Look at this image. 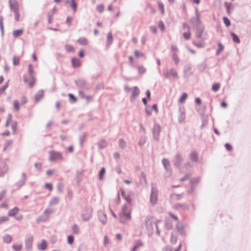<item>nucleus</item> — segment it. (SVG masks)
Listing matches in <instances>:
<instances>
[{"instance_id": "obj_25", "label": "nucleus", "mask_w": 251, "mask_h": 251, "mask_svg": "<svg viewBox=\"0 0 251 251\" xmlns=\"http://www.w3.org/2000/svg\"><path fill=\"white\" fill-rule=\"evenodd\" d=\"M220 87V84L219 83H216L212 85V90L214 92H217L219 90Z\"/></svg>"}, {"instance_id": "obj_58", "label": "nucleus", "mask_w": 251, "mask_h": 251, "mask_svg": "<svg viewBox=\"0 0 251 251\" xmlns=\"http://www.w3.org/2000/svg\"><path fill=\"white\" fill-rule=\"evenodd\" d=\"M163 164L165 167L167 169V166L169 165V162L167 159H163L162 160Z\"/></svg>"}, {"instance_id": "obj_16", "label": "nucleus", "mask_w": 251, "mask_h": 251, "mask_svg": "<svg viewBox=\"0 0 251 251\" xmlns=\"http://www.w3.org/2000/svg\"><path fill=\"white\" fill-rule=\"evenodd\" d=\"M139 90L137 87H134L132 91V97L133 98H136L139 94Z\"/></svg>"}, {"instance_id": "obj_27", "label": "nucleus", "mask_w": 251, "mask_h": 251, "mask_svg": "<svg viewBox=\"0 0 251 251\" xmlns=\"http://www.w3.org/2000/svg\"><path fill=\"white\" fill-rule=\"evenodd\" d=\"M231 35H232V39H233V41L235 42V43H239L240 41V39L239 38H238V37L234 33L232 32L231 33Z\"/></svg>"}, {"instance_id": "obj_49", "label": "nucleus", "mask_w": 251, "mask_h": 251, "mask_svg": "<svg viewBox=\"0 0 251 251\" xmlns=\"http://www.w3.org/2000/svg\"><path fill=\"white\" fill-rule=\"evenodd\" d=\"M158 26L160 27V28L162 30V31H164L165 30V26H164V23L162 21H160L159 23H158Z\"/></svg>"}, {"instance_id": "obj_40", "label": "nucleus", "mask_w": 251, "mask_h": 251, "mask_svg": "<svg viewBox=\"0 0 251 251\" xmlns=\"http://www.w3.org/2000/svg\"><path fill=\"white\" fill-rule=\"evenodd\" d=\"M137 68L139 73L140 74H143L146 71V69L143 66H137Z\"/></svg>"}, {"instance_id": "obj_57", "label": "nucleus", "mask_w": 251, "mask_h": 251, "mask_svg": "<svg viewBox=\"0 0 251 251\" xmlns=\"http://www.w3.org/2000/svg\"><path fill=\"white\" fill-rule=\"evenodd\" d=\"M54 171L53 170H49L47 171V175L49 176H50L53 174Z\"/></svg>"}, {"instance_id": "obj_48", "label": "nucleus", "mask_w": 251, "mask_h": 251, "mask_svg": "<svg viewBox=\"0 0 251 251\" xmlns=\"http://www.w3.org/2000/svg\"><path fill=\"white\" fill-rule=\"evenodd\" d=\"M91 217V214L90 213H89L88 214V215H87V216H86V217L85 216L84 214H83L82 216V218L84 221H88L90 218Z\"/></svg>"}, {"instance_id": "obj_19", "label": "nucleus", "mask_w": 251, "mask_h": 251, "mask_svg": "<svg viewBox=\"0 0 251 251\" xmlns=\"http://www.w3.org/2000/svg\"><path fill=\"white\" fill-rule=\"evenodd\" d=\"M143 246V243L141 241H137L136 242L135 245L132 249V251H136L137 248Z\"/></svg>"}, {"instance_id": "obj_43", "label": "nucleus", "mask_w": 251, "mask_h": 251, "mask_svg": "<svg viewBox=\"0 0 251 251\" xmlns=\"http://www.w3.org/2000/svg\"><path fill=\"white\" fill-rule=\"evenodd\" d=\"M21 104H25L27 103V99L25 96H23L21 99Z\"/></svg>"}, {"instance_id": "obj_24", "label": "nucleus", "mask_w": 251, "mask_h": 251, "mask_svg": "<svg viewBox=\"0 0 251 251\" xmlns=\"http://www.w3.org/2000/svg\"><path fill=\"white\" fill-rule=\"evenodd\" d=\"M187 94L186 93H183L182 96L179 99V102L183 103L187 98Z\"/></svg>"}, {"instance_id": "obj_37", "label": "nucleus", "mask_w": 251, "mask_h": 251, "mask_svg": "<svg viewBox=\"0 0 251 251\" xmlns=\"http://www.w3.org/2000/svg\"><path fill=\"white\" fill-rule=\"evenodd\" d=\"M172 57L174 61L176 64H177L179 61V58L177 54V53H173L172 54Z\"/></svg>"}, {"instance_id": "obj_11", "label": "nucleus", "mask_w": 251, "mask_h": 251, "mask_svg": "<svg viewBox=\"0 0 251 251\" xmlns=\"http://www.w3.org/2000/svg\"><path fill=\"white\" fill-rule=\"evenodd\" d=\"M120 193L123 197H124L125 200L129 203H130L131 201V199L130 196H125V193L124 190L123 189H120Z\"/></svg>"}, {"instance_id": "obj_46", "label": "nucleus", "mask_w": 251, "mask_h": 251, "mask_svg": "<svg viewBox=\"0 0 251 251\" xmlns=\"http://www.w3.org/2000/svg\"><path fill=\"white\" fill-rule=\"evenodd\" d=\"M67 242L68 244H72L74 242V237L72 235H69L67 238Z\"/></svg>"}, {"instance_id": "obj_62", "label": "nucleus", "mask_w": 251, "mask_h": 251, "mask_svg": "<svg viewBox=\"0 0 251 251\" xmlns=\"http://www.w3.org/2000/svg\"><path fill=\"white\" fill-rule=\"evenodd\" d=\"M152 109L155 111V112L157 113L158 112L157 105L156 104H154L152 106Z\"/></svg>"}, {"instance_id": "obj_4", "label": "nucleus", "mask_w": 251, "mask_h": 251, "mask_svg": "<svg viewBox=\"0 0 251 251\" xmlns=\"http://www.w3.org/2000/svg\"><path fill=\"white\" fill-rule=\"evenodd\" d=\"M183 27L184 29H188V31L187 32L183 33V37L186 40L190 39L191 36V33L190 31V26L187 24L184 23L183 24Z\"/></svg>"}, {"instance_id": "obj_34", "label": "nucleus", "mask_w": 251, "mask_h": 251, "mask_svg": "<svg viewBox=\"0 0 251 251\" xmlns=\"http://www.w3.org/2000/svg\"><path fill=\"white\" fill-rule=\"evenodd\" d=\"M9 220L8 217L6 216H1L0 217V224L5 223L7 222Z\"/></svg>"}, {"instance_id": "obj_14", "label": "nucleus", "mask_w": 251, "mask_h": 251, "mask_svg": "<svg viewBox=\"0 0 251 251\" xmlns=\"http://www.w3.org/2000/svg\"><path fill=\"white\" fill-rule=\"evenodd\" d=\"M3 240L6 243H9L12 241V237L9 234H5L3 236Z\"/></svg>"}, {"instance_id": "obj_15", "label": "nucleus", "mask_w": 251, "mask_h": 251, "mask_svg": "<svg viewBox=\"0 0 251 251\" xmlns=\"http://www.w3.org/2000/svg\"><path fill=\"white\" fill-rule=\"evenodd\" d=\"M77 42L81 45H87L88 44L87 40L84 37H81L77 40Z\"/></svg>"}, {"instance_id": "obj_44", "label": "nucleus", "mask_w": 251, "mask_h": 251, "mask_svg": "<svg viewBox=\"0 0 251 251\" xmlns=\"http://www.w3.org/2000/svg\"><path fill=\"white\" fill-rule=\"evenodd\" d=\"M176 208L177 209H187L188 208V206L185 204H178L176 206Z\"/></svg>"}, {"instance_id": "obj_10", "label": "nucleus", "mask_w": 251, "mask_h": 251, "mask_svg": "<svg viewBox=\"0 0 251 251\" xmlns=\"http://www.w3.org/2000/svg\"><path fill=\"white\" fill-rule=\"evenodd\" d=\"M161 128L160 127L158 126H155L153 128V135L155 138H158L159 134V132L160 131Z\"/></svg>"}, {"instance_id": "obj_22", "label": "nucleus", "mask_w": 251, "mask_h": 251, "mask_svg": "<svg viewBox=\"0 0 251 251\" xmlns=\"http://www.w3.org/2000/svg\"><path fill=\"white\" fill-rule=\"evenodd\" d=\"M169 75L172 76L174 78H176L177 76V73L176 71L174 70H171L170 71L169 74L166 75V77H168Z\"/></svg>"}, {"instance_id": "obj_63", "label": "nucleus", "mask_w": 251, "mask_h": 251, "mask_svg": "<svg viewBox=\"0 0 251 251\" xmlns=\"http://www.w3.org/2000/svg\"><path fill=\"white\" fill-rule=\"evenodd\" d=\"M109 243V239L108 238V237L105 236L104 237V245H106L107 244H108Z\"/></svg>"}, {"instance_id": "obj_3", "label": "nucleus", "mask_w": 251, "mask_h": 251, "mask_svg": "<svg viewBox=\"0 0 251 251\" xmlns=\"http://www.w3.org/2000/svg\"><path fill=\"white\" fill-rule=\"evenodd\" d=\"M9 3L10 8L13 12L19 10V6L16 0H9Z\"/></svg>"}, {"instance_id": "obj_29", "label": "nucleus", "mask_w": 251, "mask_h": 251, "mask_svg": "<svg viewBox=\"0 0 251 251\" xmlns=\"http://www.w3.org/2000/svg\"><path fill=\"white\" fill-rule=\"evenodd\" d=\"M65 49L69 52H74L75 49L74 47L70 45H67L65 46Z\"/></svg>"}, {"instance_id": "obj_53", "label": "nucleus", "mask_w": 251, "mask_h": 251, "mask_svg": "<svg viewBox=\"0 0 251 251\" xmlns=\"http://www.w3.org/2000/svg\"><path fill=\"white\" fill-rule=\"evenodd\" d=\"M112 35L111 33H108L107 35V42L108 43L110 44L112 42Z\"/></svg>"}, {"instance_id": "obj_39", "label": "nucleus", "mask_w": 251, "mask_h": 251, "mask_svg": "<svg viewBox=\"0 0 251 251\" xmlns=\"http://www.w3.org/2000/svg\"><path fill=\"white\" fill-rule=\"evenodd\" d=\"M17 122H14L11 125V128L13 130V132L14 134H15L17 130Z\"/></svg>"}, {"instance_id": "obj_30", "label": "nucleus", "mask_w": 251, "mask_h": 251, "mask_svg": "<svg viewBox=\"0 0 251 251\" xmlns=\"http://www.w3.org/2000/svg\"><path fill=\"white\" fill-rule=\"evenodd\" d=\"M134 55L136 57H142L144 56V54L141 51L136 50L134 51Z\"/></svg>"}, {"instance_id": "obj_8", "label": "nucleus", "mask_w": 251, "mask_h": 251, "mask_svg": "<svg viewBox=\"0 0 251 251\" xmlns=\"http://www.w3.org/2000/svg\"><path fill=\"white\" fill-rule=\"evenodd\" d=\"M122 214L125 216L127 219L130 220L131 219V212L130 211L126 212V206L124 205L122 208Z\"/></svg>"}, {"instance_id": "obj_33", "label": "nucleus", "mask_w": 251, "mask_h": 251, "mask_svg": "<svg viewBox=\"0 0 251 251\" xmlns=\"http://www.w3.org/2000/svg\"><path fill=\"white\" fill-rule=\"evenodd\" d=\"M182 198L181 195L173 194L171 196V199L172 200H177Z\"/></svg>"}, {"instance_id": "obj_54", "label": "nucleus", "mask_w": 251, "mask_h": 251, "mask_svg": "<svg viewBox=\"0 0 251 251\" xmlns=\"http://www.w3.org/2000/svg\"><path fill=\"white\" fill-rule=\"evenodd\" d=\"M7 87L8 84H5L1 88H0V94L3 93Z\"/></svg>"}, {"instance_id": "obj_32", "label": "nucleus", "mask_w": 251, "mask_h": 251, "mask_svg": "<svg viewBox=\"0 0 251 251\" xmlns=\"http://www.w3.org/2000/svg\"><path fill=\"white\" fill-rule=\"evenodd\" d=\"M13 12L14 14V17H15L16 21H17V22L19 21L20 20V14L19 12V10H17V11H13Z\"/></svg>"}, {"instance_id": "obj_21", "label": "nucleus", "mask_w": 251, "mask_h": 251, "mask_svg": "<svg viewBox=\"0 0 251 251\" xmlns=\"http://www.w3.org/2000/svg\"><path fill=\"white\" fill-rule=\"evenodd\" d=\"M23 33V29H17L13 31V35L14 37H17L21 35H22Z\"/></svg>"}, {"instance_id": "obj_12", "label": "nucleus", "mask_w": 251, "mask_h": 251, "mask_svg": "<svg viewBox=\"0 0 251 251\" xmlns=\"http://www.w3.org/2000/svg\"><path fill=\"white\" fill-rule=\"evenodd\" d=\"M72 64L74 67H78L80 65V62L78 59L73 58L72 59Z\"/></svg>"}, {"instance_id": "obj_55", "label": "nucleus", "mask_w": 251, "mask_h": 251, "mask_svg": "<svg viewBox=\"0 0 251 251\" xmlns=\"http://www.w3.org/2000/svg\"><path fill=\"white\" fill-rule=\"evenodd\" d=\"M119 144L121 147H124L126 145V142L123 139H120L119 140Z\"/></svg>"}, {"instance_id": "obj_9", "label": "nucleus", "mask_w": 251, "mask_h": 251, "mask_svg": "<svg viewBox=\"0 0 251 251\" xmlns=\"http://www.w3.org/2000/svg\"><path fill=\"white\" fill-rule=\"evenodd\" d=\"M37 246L38 250L44 251L47 248V243L45 240H43L41 243H39Z\"/></svg>"}, {"instance_id": "obj_60", "label": "nucleus", "mask_w": 251, "mask_h": 251, "mask_svg": "<svg viewBox=\"0 0 251 251\" xmlns=\"http://www.w3.org/2000/svg\"><path fill=\"white\" fill-rule=\"evenodd\" d=\"M12 141H11V140L8 141L5 144L4 150L6 149V148H7L8 146H10L12 144Z\"/></svg>"}, {"instance_id": "obj_61", "label": "nucleus", "mask_w": 251, "mask_h": 251, "mask_svg": "<svg viewBox=\"0 0 251 251\" xmlns=\"http://www.w3.org/2000/svg\"><path fill=\"white\" fill-rule=\"evenodd\" d=\"M34 166L36 168L38 169H40L41 168L42 165L41 163H36L34 164Z\"/></svg>"}, {"instance_id": "obj_1", "label": "nucleus", "mask_w": 251, "mask_h": 251, "mask_svg": "<svg viewBox=\"0 0 251 251\" xmlns=\"http://www.w3.org/2000/svg\"><path fill=\"white\" fill-rule=\"evenodd\" d=\"M62 159V154L55 151H50L49 152V159L50 161H54Z\"/></svg>"}, {"instance_id": "obj_36", "label": "nucleus", "mask_w": 251, "mask_h": 251, "mask_svg": "<svg viewBox=\"0 0 251 251\" xmlns=\"http://www.w3.org/2000/svg\"><path fill=\"white\" fill-rule=\"evenodd\" d=\"M171 51L172 52V54L173 53H177V52L178 51L177 47L175 45H172L171 46Z\"/></svg>"}, {"instance_id": "obj_23", "label": "nucleus", "mask_w": 251, "mask_h": 251, "mask_svg": "<svg viewBox=\"0 0 251 251\" xmlns=\"http://www.w3.org/2000/svg\"><path fill=\"white\" fill-rule=\"evenodd\" d=\"M20 62V57L17 56H14L13 58V64L15 66L18 65Z\"/></svg>"}, {"instance_id": "obj_20", "label": "nucleus", "mask_w": 251, "mask_h": 251, "mask_svg": "<svg viewBox=\"0 0 251 251\" xmlns=\"http://www.w3.org/2000/svg\"><path fill=\"white\" fill-rule=\"evenodd\" d=\"M28 72L29 76H34V71L31 64L28 65Z\"/></svg>"}, {"instance_id": "obj_18", "label": "nucleus", "mask_w": 251, "mask_h": 251, "mask_svg": "<svg viewBox=\"0 0 251 251\" xmlns=\"http://www.w3.org/2000/svg\"><path fill=\"white\" fill-rule=\"evenodd\" d=\"M72 232L74 234H78L79 233V229L78 226L75 224L72 227Z\"/></svg>"}, {"instance_id": "obj_64", "label": "nucleus", "mask_w": 251, "mask_h": 251, "mask_svg": "<svg viewBox=\"0 0 251 251\" xmlns=\"http://www.w3.org/2000/svg\"><path fill=\"white\" fill-rule=\"evenodd\" d=\"M5 192H2L0 193V201H1L4 197Z\"/></svg>"}, {"instance_id": "obj_41", "label": "nucleus", "mask_w": 251, "mask_h": 251, "mask_svg": "<svg viewBox=\"0 0 251 251\" xmlns=\"http://www.w3.org/2000/svg\"><path fill=\"white\" fill-rule=\"evenodd\" d=\"M158 7H159V8L161 10V14L162 15H164V13H165V10H164V7L163 4L162 3H161V2H159L158 3Z\"/></svg>"}, {"instance_id": "obj_26", "label": "nucleus", "mask_w": 251, "mask_h": 251, "mask_svg": "<svg viewBox=\"0 0 251 251\" xmlns=\"http://www.w3.org/2000/svg\"><path fill=\"white\" fill-rule=\"evenodd\" d=\"M13 106L16 111H18L20 110L19 103L17 100L13 101Z\"/></svg>"}, {"instance_id": "obj_13", "label": "nucleus", "mask_w": 251, "mask_h": 251, "mask_svg": "<svg viewBox=\"0 0 251 251\" xmlns=\"http://www.w3.org/2000/svg\"><path fill=\"white\" fill-rule=\"evenodd\" d=\"M18 211H19L18 208L16 207H14L13 209H11L10 210H9L8 214L9 216H14L15 215H16L17 214Z\"/></svg>"}, {"instance_id": "obj_5", "label": "nucleus", "mask_w": 251, "mask_h": 251, "mask_svg": "<svg viewBox=\"0 0 251 251\" xmlns=\"http://www.w3.org/2000/svg\"><path fill=\"white\" fill-rule=\"evenodd\" d=\"M44 96V92L43 90H39L38 91L34 96V99L35 102H38L42 99L43 98Z\"/></svg>"}, {"instance_id": "obj_52", "label": "nucleus", "mask_w": 251, "mask_h": 251, "mask_svg": "<svg viewBox=\"0 0 251 251\" xmlns=\"http://www.w3.org/2000/svg\"><path fill=\"white\" fill-rule=\"evenodd\" d=\"M226 150L228 151H231L232 150V146L228 143H226L225 145Z\"/></svg>"}, {"instance_id": "obj_17", "label": "nucleus", "mask_w": 251, "mask_h": 251, "mask_svg": "<svg viewBox=\"0 0 251 251\" xmlns=\"http://www.w3.org/2000/svg\"><path fill=\"white\" fill-rule=\"evenodd\" d=\"M23 247V245L21 244H15L12 246V248L15 251H20Z\"/></svg>"}, {"instance_id": "obj_31", "label": "nucleus", "mask_w": 251, "mask_h": 251, "mask_svg": "<svg viewBox=\"0 0 251 251\" xmlns=\"http://www.w3.org/2000/svg\"><path fill=\"white\" fill-rule=\"evenodd\" d=\"M190 158L192 161H197L198 159L197 153L195 152H192L190 154Z\"/></svg>"}, {"instance_id": "obj_42", "label": "nucleus", "mask_w": 251, "mask_h": 251, "mask_svg": "<svg viewBox=\"0 0 251 251\" xmlns=\"http://www.w3.org/2000/svg\"><path fill=\"white\" fill-rule=\"evenodd\" d=\"M224 50V46L222 45V44L219 43L218 44V49L217 50V54H219L220 53H221L223 50Z\"/></svg>"}, {"instance_id": "obj_38", "label": "nucleus", "mask_w": 251, "mask_h": 251, "mask_svg": "<svg viewBox=\"0 0 251 251\" xmlns=\"http://www.w3.org/2000/svg\"><path fill=\"white\" fill-rule=\"evenodd\" d=\"M224 23L226 26H229L230 25V20L226 17L223 18Z\"/></svg>"}, {"instance_id": "obj_59", "label": "nucleus", "mask_w": 251, "mask_h": 251, "mask_svg": "<svg viewBox=\"0 0 251 251\" xmlns=\"http://www.w3.org/2000/svg\"><path fill=\"white\" fill-rule=\"evenodd\" d=\"M72 18L69 16L67 17L66 19V23L69 25H70L72 22Z\"/></svg>"}, {"instance_id": "obj_56", "label": "nucleus", "mask_w": 251, "mask_h": 251, "mask_svg": "<svg viewBox=\"0 0 251 251\" xmlns=\"http://www.w3.org/2000/svg\"><path fill=\"white\" fill-rule=\"evenodd\" d=\"M0 207L7 209L8 208V205L6 203H3L0 205Z\"/></svg>"}, {"instance_id": "obj_51", "label": "nucleus", "mask_w": 251, "mask_h": 251, "mask_svg": "<svg viewBox=\"0 0 251 251\" xmlns=\"http://www.w3.org/2000/svg\"><path fill=\"white\" fill-rule=\"evenodd\" d=\"M68 96L70 100H72L73 102H75L76 101V98L73 94H69Z\"/></svg>"}, {"instance_id": "obj_45", "label": "nucleus", "mask_w": 251, "mask_h": 251, "mask_svg": "<svg viewBox=\"0 0 251 251\" xmlns=\"http://www.w3.org/2000/svg\"><path fill=\"white\" fill-rule=\"evenodd\" d=\"M231 3H227V2H225V6L226 7V11H227V13L228 14H230V7H231Z\"/></svg>"}, {"instance_id": "obj_35", "label": "nucleus", "mask_w": 251, "mask_h": 251, "mask_svg": "<svg viewBox=\"0 0 251 251\" xmlns=\"http://www.w3.org/2000/svg\"><path fill=\"white\" fill-rule=\"evenodd\" d=\"M71 6L73 8L74 11L75 12L76 10L77 3L74 0H71Z\"/></svg>"}, {"instance_id": "obj_6", "label": "nucleus", "mask_w": 251, "mask_h": 251, "mask_svg": "<svg viewBox=\"0 0 251 251\" xmlns=\"http://www.w3.org/2000/svg\"><path fill=\"white\" fill-rule=\"evenodd\" d=\"M157 201V192L152 190L151 196V202L154 205L156 203Z\"/></svg>"}, {"instance_id": "obj_2", "label": "nucleus", "mask_w": 251, "mask_h": 251, "mask_svg": "<svg viewBox=\"0 0 251 251\" xmlns=\"http://www.w3.org/2000/svg\"><path fill=\"white\" fill-rule=\"evenodd\" d=\"M25 83H28V86L30 88L33 87L36 82V78L35 76H29V77H25L24 79Z\"/></svg>"}, {"instance_id": "obj_50", "label": "nucleus", "mask_w": 251, "mask_h": 251, "mask_svg": "<svg viewBox=\"0 0 251 251\" xmlns=\"http://www.w3.org/2000/svg\"><path fill=\"white\" fill-rule=\"evenodd\" d=\"M45 187L46 189H48L50 191H51L52 190V187L51 183H47L45 184Z\"/></svg>"}, {"instance_id": "obj_28", "label": "nucleus", "mask_w": 251, "mask_h": 251, "mask_svg": "<svg viewBox=\"0 0 251 251\" xmlns=\"http://www.w3.org/2000/svg\"><path fill=\"white\" fill-rule=\"evenodd\" d=\"M97 10L100 12H102L104 10V5L103 4H99L97 6Z\"/></svg>"}, {"instance_id": "obj_47", "label": "nucleus", "mask_w": 251, "mask_h": 251, "mask_svg": "<svg viewBox=\"0 0 251 251\" xmlns=\"http://www.w3.org/2000/svg\"><path fill=\"white\" fill-rule=\"evenodd\" d=\"M105 172V169L104 168H102L99 173V177L100 179H102L103 175L104 174Z\"/></svg>"}, {"instance_id": "obj_7", "label": "nucleus", "mask_w": 251, "mask_h": 251, "mask_svg": "<svg viewBox=\"0 0 251 251\" xmlns=\"http://www.w3.org/2000/svg\"><path fill=\"white\" fill-rule=\"evenodd\" d=\"M145 225L147 229H151L152 227V219L151 217H146L145 221Z\"/></svg>"}]
</instances>
